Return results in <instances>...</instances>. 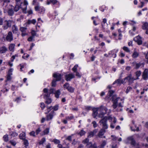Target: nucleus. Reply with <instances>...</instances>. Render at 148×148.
<instances>
[{"label":"nucleus","instance_id":"obj_29","mask_svg":"<svg viewBox=\"0 0 148 148\" xmlns=\"http://www.w3.org/2000/svg\"><path fill=\"white\" fill-rule=\"evenodd\" d=\"M139 55V53L136 51H134L132 55V57L134 58L137 57Z\"/></svg>","mask_w":148,"mask_h":148},{"label":"nucleus","instance_id":"obj_4","mask_svg":"<svg viewBox=\"0 0 148 148\" xmlns=\"http://www.w3.org/2000/svg\"><path fill=\"white\" fill-rule=\"evenodd\" d=\"M120 98L119 97H117L116 95H113L112 96V101H113V104L112 106L114 109L116 108L117 106L119 107H123V106L121 105V103H119L118 105L117 104L118 101Z\"/></svg>","mask_w":148,"mask_h":148},{"label":"nucleus","instance_id":"obj_54","mask_svg":"<svg viewBox=\"0 0 148 148\" xmlns=\"http://www.w3.org/2000/svg\"><path fill=\"white\" fill-rule=\"evenodd\" d=\"M13 146H14L16 144V143L15 141L11 140L9 142Z\"/></svg>","mask_w":148,"mask_h":148},{"label":"nucleus","instance_id":"obj_40","mask_svg":"<svg viewBox=\"0 0 148 148\" xmlns=\"http://www.w3.org/2000/svg\"><path fill=\"white\" fill-rule=\"evenodd\" d=\"M142 65L143 66L144 65V64L143 63H140L136 64L135 69H138Z\"/></svg>","mask_w":148,"mask_h":148},{"label":"nucleus","instance_id":"obj_62","mask_svg":"<svg viewBox=\"0 0 148 148\" xmlns=\"http://www.w3.org/2000/svg\"><path fill=\"white\" fill-rule=\"evenodd\" d=\"M98 126V125L97 123L95 121H93V127H97Z\"/></svg>","mask_w":148,"mask_h":148},{"label":"nucleus","instance_id":"obj_13","mask_svg":"<svg viewBox=\"0 0 148 148\" xmlns=\"http://www.w3.org/2000/svg\"><path fill=\"white\" fill-rule=\"evenodd\" d=\"M134 40L136 42H137L138 45H140L142 44V38L139 36H138L134 39Z\"/></svg>","mask_w":148,"mask_h":148},{"label":"nucleus","instance_id":"obj_44","mask_svg":"<svg viewBox=\"0 0 148 148\" xmlns=\"http://www.w3.org/2000/svg\"><path fill=\"white\" fill-rule=\"evenodd\" d=\"M52 142H53L55 144H58L60 142L59 140L56 139H53Z\"/></svg>","mask_w":148,"mask_h":148},{"label":"nucleus","instance_id":"obj_49","mask_svg":"<svg viewBox=\"0 0 148 148\" xmlns=\"http://www.w3.org/2000/svg\"><path fill=\"white\" fill-rule=\"evenodd\" d=\"M41 130L40 129V127H38L36 130V135H38L39 134L40 132H41Z\"/></svg>","mask_w":148,"mask_h":148},{"label":"nucleus","instance_id":"obj_34","mask_svg":"<svg viewBox=\"0 0 148 148\" xmlns=\"http://www.w3.org/2000/svg\"><path fill=\"white\" fill-rule=\"evenodd\" d=\"M45 141L46 139L45 138H42L41 140L38 142L39 144L40 145L43 144Z\"/></svg>","mask_w":148,"mask_h":148},{"label":"nucleus","instance_id":"obj_59","mask_svg":"<svg viewBox=\"0 0 148 148\" xmlns=\"http://www.w3.org/2000/svg\"><path fill=\"white\" fill-rule=\"evenodd\" d=\"M114 91L110 90L109 91L108 93L109 94V97L112 96V95L114 93Z\"/></svg>","mask_w":148,"mask_h":148},{"label":"nucleus","instance_id":"obj_36","mask_svg":"<svg viewBox=\"0 0 148 148\" xmlns=\"http://www.w3.org/2000/svg\"><path fill=\"white\" fill-rule=\"evenodd\" d=\"M3 140L5 142H7L8 141V135H4L3 137Z\"/></svg>","mask_w":148,"mask_h":148},{"label":"nucleus","instance_id":"obj_23","mask_svg":"<svg viewBox=\"0 0 148 148\" xmlns=\"http://www.w3.org/2000/svg\"><path fill=\"white\" fill-rule=\"evenodd\" d=\"M15 45L14 43L11 44L9 46V50L12 52L14 51V49Z\"/></svg>","mask_w":148,"mask_h":148},{"label":"nucleus","instance_id":"obj_35","mask_svg":"<svg viewBox=\"0 0 148 148\" xmlns=\"http://www.w3.org/2000/svg\"><path fill=\"white\" fill-rule=\"evenodd\" d=\"M85 109L86 111H88L90 110H92V107L90 106H85Z\"/></svg>","mask_w":148,"mask_h":148},{"label":"nucleus","instance_id":"obj_47","mask_svg":"<svg viewBox=\"0 0 148 148\" xmlns=\"http://www.w3.org/2000/svg\"><path fill=\"white\" fill-rule=\"evenodd\" d=\"M31 34L32 36L34 37L36 35V31H35L34 30H32L31 32Z\"/></svg>","mask_w":148,"mask_h":148},{"label":"nucleus","instance_id":"obj_41","mask_svg":"<svg viewBox=\"0 0 148 148\" xmlns=\"http://www.w3.org/2000/svg\"><path fill=\"white\" fill-rule=\"evenodd\" d=\"M23 144L26 146H29V143L28 140L26 139L23 140Z\"/></svg>","mask_w":148,"mask_h":148},{"label":"nucleus","instance_id":"obj_48","mask_svg":"<svg viewBox=\"0 0 148 148\" xmlns=\"http://www.w3.org/2000/svg\"><path fill=\"white\" fill-rule=\"evenodd\" d=\"M52 109H53V108L52 106H50L47 107V112L45 114H48Z\"/></svg>","mask_w":148,"mask_h":148},{"label":"nucleus","instance_id":"obj_12","mask_svg":"<svg viewBox=\"0 0 148 148\" xmlns=\"http://www.w3.org/2000/svg\"><path fill=\"white\" fill-rule=\"evenodd\" d=\"M13 36L12 32L11 31L9 32L6 38V40L10 42L13 40Z\"/></svg>","mask_w":148,"mask_h":148},{"label":"nucleus","instance_id":"obj_55","mask_svg":"<svg viewBox=\"0 0 148 148\" xmlns=\"http://www.w3.org/2000/svg\"><path fill=\"white\" fill-rule=\"evenodd\" d=\"M34 37L31 36L27 38V40L29 42H31L33 40Z\"/></svg>","mask_w":148,"mask_h":148},{"label":"nucleus","instance_id":"obj_1","mask_svg":"<svg viewBox=\"0 0 148 148\" xmlns=\"http://www.w3.org/2000/svg\"><path fill=\"white\" fill-rule=\"evenodd\" d=\"M112 118L110 116H105L103 118L101 119L99 121L102 125L103 128L99 132L98 134V136L100 138H102V136L106 132V129L108 128V125L107 124V121L108 120H112Z\"/></svg>","mask_w":148,"mask_h":148},{"label":"nucleus","instance_id":"obj_6","mask_svg":"<svg viewBox=\"0 0 148 148\" xmlns=\"http://www.w3.org/2000/svg\"><path fill=\"white\" fill-rule=\"evenodd\" d=\"M34 10L38 13L42 15H43L44 14L46 10L43 6H40L39 5L35 6L34 7Z\"/></svg>","mask_w":148,"mask_h":148},{"label":"nucleus","instance_id":"obj_25","mask_svg":"<svg viewBox=\"0 0 148 148\" xmlns=\"http://www.w3.org/2000/svg\"><path fill=\"white\" fill-rule=\"evenodd\" d=\"M54 93L55 94V97L57 99L59 97V96L60 94V90H58L56 91Z\"/></svg>","mask_w":148,"mask_h":148},{"label":"nucleus","instance_id":"obj_16","mask_svg":"<svg viewBox=\"0 0 148 148\" xmlns=\"http://www.w3.org/2000/svg\"><path fill=\"white\" fill-rule=\"evenodd\" d=\"M135 79H136L132 77V75L131 74H130L127 77L124 78V80H127L130 83H132L133 81Z\"/></svg>","mask_w":148,"mask_h":148},{"label":"nucleus","instance_id":"obj_17","mask_svg":"<svg viewBox=\"0 0 148 148\" xmlns=\"http://www.w3.org/2000/svg\"><path fill=\"white\" fill-rule=\"evenodd\" d=\"M142 77L145 80H146L148 78V69H145L143 73Z\"/></svg>","mask_w":148,"mask_h":148},{"label":"nucleus","instance_id":"obj_60","mask_svg":"<svg viewBox=\"0 0 148 148\" xmlns=\"http://www.w3.org/2000/svg\"><path fill=\"white\" fill-rule=\"evenodd\" d=\"M28 15H29L33 14V11L32 9H30L27 11Z\"/></svg>","mask_w":148,"mask_h":148},{"label":"nucleus","instance_id":"obj_22","mask_svg":"<svg viewBox=\"0 0 148 148\" xmlns=\"http://www.w3.org/2000/svg\"><path fill=\"white\" fill-rule=\"evenodd\" d=\"M12 31L14 34H16L18 31L17 27L15 25H13L12 27Z\"/></svg>","mask_w":148,"mask_h":148},{"label":"nucleus","instance_id":"obj_58","mask_svg":"<svg viewBox=\"0 0 148 148\" xmlns=\"http://www.w3.org/2000/svg\"><path fill=\"white\" fill-rule=\"evenodd\" d=\"M26 65V64L25 63L20 64L19 66L21 67L20 68L23 69L25 66Z\"/></svg>","mask_w":148,"mask_h":148},{"label":"nucleus","instance_id":"obj_52","mask_svg":"<svg viewBox=\"0 0 148 148\" xmlns=\"http://www.w3.org/2000/svg\"><path fill=\"white\" fill-rule=\"evenodd\" d=\"M35 133L36 132L34 131H32L29 133V135L30 136H33L34 137H35Z\"/></svg>","mask_w":148,"mask_h":148},{"label":"nucleus","instance_id":"obj_53","mask_svg":"<svg viewBox=\"0 0 148 148\" xmlns=\"http://www.w3.org/2000/svg\"><path fill=\"white\" fill-rule=\"evenodd\" d=\"M74 118V116L72 115L70 116H68L66 117V119L67 120H71Z\"/></svg>","mask_w":148,"mask_h":148},{"label":"nucleus","instance_id":"obj_37","mask_svg":"<svg viewBox=\"0 0 148 148\" xmlns=\"http://www.w3.org/2000/svg\"><path fill=\"white\" fill-rule=\"evenodd\" d=\"M78 67V65L77 64H75L73 68L72 69V70L74 72H76L77 71V68Z\"/></svg>","mask_w":148,"mask_h":148},{"label":"nucleus","instance_id":"obj_8","mask_svg":"<svg viewBox=\"0 0 148 148\" xmlns=\"http://www.w3.org/2000/svg\"><path fill=\"white\" fill-rule=\"evenodd\" d=\"M62 76V74L59 73H54L53 74V77L55 78V80L57 81H61Z\"/></svg>","mask_w":148,"mask_h":148},{"label":"nucleus","instance_id":"obj_64","mask_svg":"<svg viewBox=\"0 0 148 148\" xmlns=\"http://www.w3.org/2000/svg\"><path fill=\"white\" fill-rule=\"evenodd\" d=\"M43 92L45 93H48V90L47 88H45L43 90Z\"/></svg>","mask_w":148,"mask_h":148},{"label":"nucleus","instance_id":"obj_21","mask_svg":"<svg viewBox=\"0 0 148 148\" xmlns=\"http://www.w3.org/2000/svg\"><path fill=\"white\" fill-rule=\"evenodd\" d=\"M7 51V48L5 46H3L0 48V53H5Z\"/></svg>","mask_w":148,"mask_h":148},{"label":"nucleus","instance_id":"obj_43","mask_svg":"<svg viewBox=\"0 0 148 148\" xmlns=\"http://www.w3.org/2000/svg\"><path fill=\"white\" fill-rule=\"evenodd\" d=\"M141 74V72L140 71H137L136 73V75L137 77L136 79H138V77L140 76Z\"/></svg>","mask_w":148,"mask_h":148},{"label":"nucleus","instance_id":"obj_61","mask_svg":"<svg viewBox=\"0 0 148 148\" xmlns=\"http://www.w3.org/2000/svg\"><path fill=\"white\" fill-rule=\"evenodd\" d=\"M106 142L105 140H103V141L102 143L101 144V146L103 147L106 144Z\"/></svg>","mask_w":148,"mask_h":148},{"label":"nucleus","instance_id":"obj_32","mask_svg":"<svg viewBox=\"0 0 148 148\" xmlns=\"http://www.w3.org/2000/svg\"><path fill=\"white\" fill-rule=\"evenodd\" d=\"M57 81L55 79H53L51 82V85L52 87H55L56 85V82Z\"/></svg>","mask_w":148,"mask_h":148},{"label":"nucleus","instance_id":"obj_33","mask_svg":"<svg viewBox=\"0 0 148 148\" xmlns=\"http://www.w3.org/2000/svg\"><path fill=\"white\" fill-rule=\"evenodd\" d=\"M46 101H45V103H46L47 104H49L51 103L52 102V100L50 98H47L46 99H45Z\"/></svg>","mask_w":148,"mask_h":148},{"label":"nucleus","instance_id":"obj_51","mask_svg":"<svg viewBox=\"0 0 148 148\" xmlns=\"http://www.w3.org/2000/svg\"><path fill=\"white\" fill-rule=\"evenodd\" d=\"M123 50H124L125 51H126L127 52H129L130 51V50L128 48L126 47H123Z\"/></svg>","mask_w":148,"mask_h":148},{"label":"nucleus","instance_id":"obj_31","mask_svg":"<svg viewBox=\"0 0 148 148\" xmlns=\"http://www.w3.org/2000/svg\"><path fill=\"white\" fill-rule=\"evenodd\" d=\"M142 29H143L145 30L148 29V23L147 22L144 23L142 27Z\"/></svg>","mask_w":148,"mask_h":148},{"label":"nucleus","instance_id":"obj_18","mask_svg":"<svg viewBox=\"0 0 148 148\" xmlns=\"http://www.w3.org/2000/svg\"><path fill=\"white\" fill-rule=\"evenodd\" d=\"M24 5L25 6V7L24 8H21V9L23 13L26 14L27 13V5H28V2L26 1L25 0L24 1Z\"/></svg>","mask_w":148,"mask_h":148},{"label":"nucleus","instance_id":"obj_63","mask_svg":"<svg viewBox=\"0 0 148 148\" xmlns=\"http://www.w3.org/2000/svg\"><path fill=\"white\" fill-rule=\"evenodd\" d=\"M132 89V88L131 87H128L127 88V90H126V93H128V92H129V91L130 90H131Z\"/></svg>","mask_w":148,"mask_h":148},{"label":"nucleus","instance_id":"obj_7","mask_svg":"<svg viewBox=\"0 0 148 148\" xmlns=\"http://www.w3.org/2000/svg\"><path fill=\"white\" fill-rule=\"evenodd\" d=\"M64 89H66L70 93H73L74 91V88L70 86L69 83H66L63 86Z\"/></svg>","mask_w":148,"mask_h":148},{"label":"nucleus","instance_id":"obj_56","mask_svg":"<svg viewBox=\"0 0 148 148\" xmlns=\"http://www.w3.org/2000/svg\"><path fill=\"white\" fill-rule=\"evenodd\" d=\"M76 73L75 75L78 78H80L81 77V75L77 71L75 72Z\"/></svg>","mask_w":148,"mask_h":148},{"label":"nucleus","instance_id":"obj_9","mask_svg":"<svg viewBox=\"0 0 148 148\" xmlns=\"http://www.w3.org/2000/svg\"><path fill=\"white\" fill-rule=\"evenodd\" d=\"M64 77L66 80L67 82L70 81L71 80L75 77V75L72 73H69L65 75Z\"/></svg>","mask_w":148,"mask_h":148},{"label":"nucleus","instance_id":"obj_3","mask_svg":"<svg viewBox=\"0 0 148 148\" xmlns=\"http://www.w3.org/2000/svg\"><path fill=\"white\" fill-rule=\"evenodd\" d=\"M92 136V132L91 131L88 133V138H85L82 141V143L84 144H86V147L87 148H92V142H89L88 138Z\"/></svg>","mask_w":148,"mask_h":148},{"label":"nucleus","instance_id":"obj_50","mask_svg":"<svg viewBox=\"0 0 148 148\" xmlns=\"http://www.w3.org/2000/svg\"><path fill=\"white\" fill-rule=\"evenodd\" d=\"M40 106L41 107L42 110H43L45 108V103L43 102H42L40 103Z\"/></svg>","mask_w":148,"mask_h":148},{"label":"nucleus","instance_id":"obj_42","mask_svg":"<svg viewBox=\"0 0 148 148\" xmlns=\"http://www.w3.org/2000/svg\"><path fill=\"white\" fill-rule=\"evenodd\" d=\"M118 84L120 85L121 84V80L119 79H117L113 83V84Z\"/></svg>","mask_w":148,"mask_h":148},{"label":"nucleus","instance_id":"obj_5","mask_svg":"<svg viewBox=\"0 0 148 148\" xmlns=\"http://www.w3.org/2000/svg\"><path fill=\"white\" fill-rule=\"evenodd\" d=\"M52 4V6L55 8H59L60 6V3L57 0H47V4L48 5Z\"/></svg>","mask_w":148,"mask_h":148},{"label":"nucleus","instance_id":"obj_19","mask_svg":"<svg viewBox=\"0 0 148 148\" xmlns=\"http://www.w3.org/2000/svg\"><path fill=\"white\" fill-rule=\"evenodd\" d=\"M11 6L12 8H13V10L14 12H17L19 10L20 8L21 9V8H22V7H21V5L18 4H16L14 7L12 5H11Z\"/></svg>","mask_w":148,"mask_h":148},{"label":"nucleus","instance_id":"obj_10","mask_svg":"<svg viewBox=\"0 0 148 148\" xmlns=\"http://www.w3.org/2000/svg\"><path fill=\"white\" fill-rule=\"evenodd\" d=\"M127 141L126 142V144H128L130 143L131 145L134 146H135L136 144V142L134 140L132 136H130L127 138Z\"/></svg>","mask_w":148,"mask_h":148},{"label":"nucleus","instance_id":"obj_11","mask_svg":"<svg viewBox=\"0 0 148 148\" xmlns=\"http://www.w3.org/2000/svg\"><path fill=\"white\" fill-rule=\"evenodd\" d=\"M11 26V23L10 21L5 20L4 21V24L3 26L4 29H6Z\"/></svg>","mask_w":148,"mask_h":148},{"label":"nucleus","instance_id":"obj_2","mask_svg":"<svg viewBox=\"0 0 148 148\" xmlns=\"http://www.w3.org/2000/svg\"><path fill=\"white\" fill-rule=\"evenodd\" d=\"M107 110V109L105 107L101 106L100 108H93V117L95 118L99 112L98 116L99 117H102L106 113Z\"/></svg>","mask_w":148,"mask_h":148},{"label":"nucleus","instance_id":"obj_15","mask_svg":"<svg viewBox=\"0 0 148 148\" xmlns=\"http://www.w3.org/2000/svg\"><path fill=\"white\" fill-rule=\"evenodd\" d=\"M56 114V113L53 111H52L49 114L46 116L47 120L48 121L52 119L53 116Z\"/></svg>","mask_w":148,"mask_h":148},{"label":"nucleus","instance_id":"obj_38","mask_svg":"<svg viewBox=\"0 0 148 148\" xmlns=\"http://www.w3.org/2000/svg\"><path fill=\"white\" fill-rule=\"evenodd\" d=\"M21 97H16L15 99H13V101L16 102V103H18L21 100Z\"/></svg>","mask_w":148,"mask_h":148},{"label":"nucleus","instance_id":"obj_46","mask_svg":"<svg viewBox=\"0 0 148 148\" xmlns=\"http://www.w3.org/2000/svg\"><path fill=\"white\" fill-rule=\"evenodd\" d=\"M18 57V54H16L14 55H13L12 56L11 58H10L11 61L12 62H13L14 61V60L15 59V57Z\"/></svg>","mask_w":148,"mask_h":148},{"label":"nucleus","instance_id":"obj_45","mask_svg":"<svg viewBox=\"0 0 148 148\" xmlns=\"http://www.w3.org/2000/svg\"><path fill=\"white\" fill-rule=\"evenodd\" d=\"M50 95L49 93H46L44 95V98L45 99L49 98Z\"/></svg>","mask_w":148,"mask_h":148},{"label":"nucleus","instance_id":"obj_28","mask_svg":"<svg viewBox=\"0 0 148 148\" xmlns=\"http://www.w3.org/2000/svg\"><path fill=\"white\" fill-rule=\"evenodd\" d=\"M9 135L12 137H15L18 135V133L15 132L11 131L9 133Z\"/></svg>","mask_w":148,"mask_h":148},{"label":"nucleus","instance_id":"obj_24","mask_svg":"<svg viewBox=\"0 0 148 148\" xmlns=\"http://www.w3.org/2000/svg\"><path fill=\"white\" fill-rule=\"evenodd\" d=\"M25 132H22L19 134V136L21 139L23 140L25 139Z\"/></svg>","mask_w":148,"mask_h":148},{"label":"nucleus","instance_id":"obj_14","mask_svg":"<svg viewBox=\"0 0 148 148\" xmlns=\"http://www.w3.org/2000/svg\"><path fill=\"white\" fill-rule=\"evenodd\" d=\"M27 28L24 27H21L20 28V30L22 32L21 34L22 36L24 37L27 35V34L26 33Z\"/></svg>","mask_w":148,"mask_h":148},{"label":"nucleus","instance_id":"obj_20","mask_svg":"<svg viewBox=\"0 0 148 148\" xmlns=\"http://www.w3.org/2000/svg\"><path fill=\"white\" fill-rule=\"evenodd\" d=\"M8 15L9 16H12L14 14V11L13 10V8H11L8 9L7 11Z\"/></svg>","mask_w":148,"mask_h":148},{"label":"nucleus","instance_id":"obj_39","mask_svg":"<svg viewBox=\"0 0 148 148\" xmlns=\"http://www.w3.org/2000/svg\"><path fill=\"white\" fill-rule=\"evenodd\" d=\"M59 105L58 104H57L53 107V110L52 111H56L58 110L59 109Z\"/></svg>","mask_w":148,"mask_h":148},{"label":"nucleus","instance_id":"obj_30","mask_svg":"<svg viewBox=\"0 0 148 148\" xmlns=\"http://www.w3.org/2000/svg\"><path fill=\"white\" fill-rule=\"evenodd\" d=\"M50 129L49 128H47L43 131V135L48 134L49 132Z\"/></svg>","mask_w":148,"mask_h":148},{"label":"nucleus","instance_id":"obj_27","mask_svg":"<svg viewBox=\"0 0 148 148\" xmlns=\"http://www.w3.org/2000/svg\"><path fill=\"white\" fill-rule=\"evenodd\" d=\"M86 133V132L84 131L82 129L78 133V134L81 137L85 135Z\"/></svg>","mask_w":148,"mask_h":148},{"label":"nucleus","instance_id":"obj_26","mask_svg":"<svg viewBox=\"0 0 148 148\" xmlns=\"http://www.w3.org/2000/svg\"><path fill=\"white\" fill-rule=\"evenodd\" d=\"M12 73H8L6 79L5 81L6 82L10 81L12 79V77L11 75H12Z\"/></svg>","mask_w":148,"mask_h":148},{"label":"nucleus","instance_id":"obj_57","mask_svg":"<svg viewBox=\"0 0 148 148\" xmlns=\"http://www.w3.org/2000/svg\"><path fill=\"white\" fill-rule=\"evenodd\" d=\"M54 89L53 88H51L49 90L48 93L50 95L51 94L54 93Z\"/></svg>","mask_w":148,"mask_h":148}]
</instances>
